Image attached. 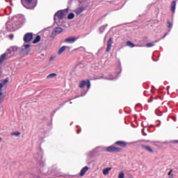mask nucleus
<instances>
[{
  "instance_id": "obj_1",
  "label": "nucleus",
  "mask_w": 178,
  "mask_h": 178,
  "mask_svg": "<svg viewBox=\"0 0 178 178\" xmlns=\"http://www.w3.org/2000/svg\"><path fill=\"white\" fill-rule=\"evenodd\" d=\"M37 3V0H25V3H23V5L27 9H33Z\"/></svg>"
},
{
  "instance_id": "obj_2",
  "label": "nucleus",
  "mask_w": 178,
  "mask_h": 178,
  "mask_svg": "<svg viewBox=\"0 0 178 178\" xmlns=\"http://www.w3.org/2000/svg\"><path fill=\"white\" fill-rule=\"evenodd\" d=\"M66 11L65 10H60L58 11L54 15V20L56 22V19H59V20H62L63 17H65Z\"/></svg>"
},
{
  "instance_id": "obj_3",
  "label": "nucleus",
  "mask_w": 178,
  "mask_h": 178,
  "mask_svg": "<svg viewBox=\"0 0 178 178\" xmlns=\"http://www.w3.org/2000/svg\"><path fill=\"white\" fill-rule=\"evenodd\" d=\"M85 86H87L88 88L90 89L91 87V83H90V81H82L79 83V88H83Z\"/></svg>"
},
{
  "instance_id": "obj_4",
  "label": "nucleus",
  "mask_w": 178,
  "mask_h": 178,
  "mask_svg": "<svg viewBox=\"0 0 178 178\" xmlns=\"http://www.w3.org/2000/svg\"><path fill=\"white\" fill-rule=\"evenodd\" d=\"M106 151H107V152H119L120 149L115 147V146H109L106 148Z\"/></svg>"
},
{
  "instance_id": "obj_5",
  "label": "nucleus",
  "mask_w": 178,
  "mask_h": 178,
  "mask_svg": "<svg viewBox=\"0 0 178 178\" xmlns=\"http://www.w3.org/2000/svg\"><path fill=\"white\" fill-rule=\"evenodd\" d=\"M33 40V34L32 33H26L24 38V40L25 42H30Z\"/></svg>"
},
{
  "instance_id": "obj_6",
  "label": "nucleus",
  "mask_w": 178,
  "mask_h": 178,
  "mask_svg": "<svg viewBox=\"0 0 178 178\" xmlns=\"http://www.w3.org/2000/svg\"><path fill=\"white\" fill-rule=\"evenodd\" d=\"M76 40H77V38H76L74 37H70V38H66L64 40V42H65L66 44H73V42H74Z\"/></svg>"
},
{
  "instance_id": "obj_7",
  "label": "nucleus",
  "mask_w": 178,
  "mask_h": 178,
  "mask_svg": "<svg viewBox=\"0 0 178 178\" xmlns=\"http://www.w3.org/2000/svg\"><path fill=\"white\" fill-rule=\"evenodd\" d=\"M112 38H109L107 42V47H106V52H109L112 48Z\"/></svg>"
},
{
  "instance_id": "obj_8",
  "label": "nucleus",
  "mask_w": 178,
  "mask_h": 178,
  "mask_svg": "<svg viewBox=\"0 0 178 178\" xmlns=\"http://www.w3.org/2000/svg\"><path fill=\"white\" fill-rule=\"evenodd\" d=\"M69 48L67 46H63L61 47L58 51V55H62L64 51H66V49Z\"/></svg>"
},
{
  "instance_id": "obj_9",
  "label": "nucleus",
  "mask_w": 178,
  "mask_h": 178,
  "mask_svg": "<svg viewBox=\"0 0 178 178\" xmlns=\"http://www.w3.org/2000/svg\"><path fill=\"white\" fill-rule=\"evenodd\" d=\"M63 31V29L60 28V27H58L56 28L54 31H53V34H60V33H62Z\"/></svg>"
},
{
  "instance_id": "obj_10",
  "label": "nucleus",
  "mask_w": 178,
  "mask_h": 178,
  "mask_svg": "<svg viewBox=\"0 0 178 178\" xmlns=\"http://www.w3.org/2000/svg\"><path fill=\"white\" fill-rule=\"evenodd\" d=\"M112 170V168H106L103 170V175L106 176L107 175H109V172Z\"/></svg>"
},
{
  "instance_id": "obj_11",
  "label": "nucleus",
  "mask_w": 178,
  "mask_h": 178,
  "mask_svg": "<svg viewBox=\"0 0 178 178\" xmlns=\"http://www.w3.org/2000/svg\"><path fill=\"white\" fill-rule=\"evenodd\" d=\"M87 170H88V167H84L81 170V172H80V176L81 177H83L84 175H86Z\"/></svg>"
},
{
  "instance_id": "obj_12",
  "label": "nucleus",
  "mask_w": 178,
  "mask_h": 178,
  "mask_svg": "<svg viewBox=\"0 0 178 178\" xmlns=\"http://www.w3.org/2000/svg\"><path fill=\"white\" fill-rule=\"evenodd\" d=\"M171 10L175 13V10H176V1H173L171 3Z\"/></svg>"
},
{
  "instance_id": "obj_13",
  "label": "nucleus",
  "mask_w": 178,
  "mask_h": 178,
  "mask_svg": "<svg viewBox=\"0 0 178 178\" xmlns=\"http://www.w3.org/2000/svg\"><path fill=\"white\" fill-rule=\"evenodd\" d=\"M41 40V37L40 35H38L35 39L33 40V44H37V42H40Z\"/></svg>"
},
{
  "instance_id": "obj_14",
  "label": "nucleus",
  "mask_w": 178,
  "mask_h": 178,
  "mask_svg": "<svg viewBox=\"0 0 178 178\" xmlns=\"http://www.w3.org/2000/svg\"><path fill=\"white\" fill-rule=\"evenodd\" d=\"M54 77H56V73H52V74H49V75L47 76V79L48 80H49V79H54Z\"/></svg>"
},
{
  "instance_id": "obj_15",
  "label": "nucleus",
  "mask_w": 178,
  "mask_h": 178,
  "mask_svg": "<svg viewBox=\"0 0 178 178\" xmlns=\"http://www.w3.org/2000/svg\"><path fill=\"white\" fill-rule=\"evenodd\" d=\"M115 144H117L118 145H120V147H126V143L124 142L118 141V142H116Z\"/></svg>"
},
{
  "instance_id": "obj_16",
  "label": "nucleus",
  "mask_w": 178,
  "mask_h": 178,
  "mask_svg": "<svg viewBox=\"0 0 178 178\" xmlns=\"http://www.w3.org/2000/svg\"><path fill=\"white\" fill-rule=\"evenodd\" d=\"M127 45L128 47H130V48H134V47H135L134 44H133V42H131L130 41L127 42Z\"/></svg>"
},
{
  "instance_id": "obj_17",
  "label": "nucleus",
  "mask_w": 178,
  "mask_h": 178,
  "mask_svg": "<svg viewBox=\"0 0 178 178\" xmlns=\"http://www.w3.org/2000/svg\"><path fill=\"white\" fill-rule=\"evenodd\" d=\"M3 99H5V96H3V94L2 92H0V104H2V102H3Z\"/></svg>"
},
{
  "instance_id": "obj_18",
  "label": "nucleus",
  "mask_w": 178,
  "mask_h": 178,
  "mask_svg": "<svg viewBox=\"0 0 178 178\" xmlns=\"http://www.w3.org/2000/svg\"><path fill=\"white\" fill-rule=\"evenodd\" d=\"M83 10H84V9L83 8H79L75 10V12H76V13H77V15H79V13H81V12H83Z\"/></svg>"
},
{
  "instance_id": "obj_19",
  "label": "nucleus",
  "mask_w": 178,
  "mask_h": 178,
  "mask_svg": "<svg viewBox=\"0 0 178 178\" xmlns=\"http://www.w3.org/2000/svg\"><path fill=\"white\" fill-rule=\"evenodd\" d=\"M5 58H6V54H2L0 57V63H2L3 60H5Z\"/></svg>"
},
{
  "instance_id": "obj_20",
  "label": "nucleus",
  "mask_w": 178,
  "mask_h": 178,
  "mask_svg": "<svg viewBox=\"0 0 178 178\" xmlns=\"http://www.w3.org/2000/svg\"><path fill=\"white\" fill-rule=\"evenodd\" d=\"M11 136H15V137H19L20 136V133L19 131H14L11 133Z\"/></svg>"
},
{
  "instance_id": "obj_21",
  "label": "nucleus",
  "mask_w": 178,
  "mask_h": 178,
  "mask_svg": "<svg viewBox=\"0 0 178 178\" xmlns=\"http://www.w3.org/2000/svg\"><path fill=\"white\" fill-rule=\"evenodd\" d=\"M144 148L146 151H148V152H152V149L149 146H144Z\"/></svg>"
},
{
  "instance_id": "obj_22",
  "label": "nucleus",
  "mask_w": 178,
  "mask_h": 178,
  "mask_svg": "<svg viewBox=\"0 0 178 178\" xmlns=\"http://www.w3.org/2000/svg\"><path fill=\"white\" fill-rule=\"evenodd\" d=\"M67 19H69L70 20H72V19H74V14L73 13L69 14L67 16Z\"/></svg>"
},
{
  "instance_id": "obj_23",
  "label": "nucleus",
  "mask_w": 178,
  "mask_h": 178,
  "mask_svg": "<svg viewBox=\"0 0 178 178\" xmlns=\"http://www.w3.org/2000/svg\"><path fill=\"white\" fill-rule=\"evenodd\" d=\"M118 178H124V172H119Z\"/></svg>"
},
{
  "instance_id": "obj_24",
  "label": "nucleus",
  "mask_w": 178,
  "mask_h": 178,
  "mask_svg": "<svg viewBox=\"0 0 178 178\" xmlns=\"http://www.w3.org/2000/svg\"><path fill=\"white\" fill-rule=\"evenodd\" d=\"M173 171L170 170V171L168 172V178H173V173H172Z\"/></svg>"
},
{
  "instance_id": "obj_25",
  "label": "nucleus",
  "mask_w": 178,
  "mask_h": 178,
  "mask_svg": "<svg viewBox=\"0 0 178 178\" xmlns=\"http://www.w3.org/2000/svg\"><path fill=\"white\" fill-rule=\"evenodd\" d=\"M147 48H151V47H154V44L148 43V44H147Z\"/></svg>"
},
{
  "instance_id": "obj_26",
  "label": "nucleus",
  "mask_w": 178,
  "mask_h": 178,
  "mask_svg": "<svg viewBox=\"0 0 178 178\" xmlns=\"http://www.w3.org/2000/svg\"><path fill=\"white\" fill-rule=\"evenodd\" d=\"M24 47L25 49H29V48H30V44H24Z\"/></svg>"
},
{
  "instance_id": "obj_27",
  "label": "nucleus",
  "mask_w": 178,
  "mask_h": 178,
  "mask_svg": "<svg viewBox=\"0 0 178 178\" xmlns=\"http://www.w3.org/2000/svg\"><path fill=\"white\" fill-rule=\"evenodd\" d=\"M3 87V84L0 83V92H2V88Z\"/></svg>"
},
{
  "instance_id": "obj_28",
  "label": "nucleus",
  "mask_w": 178,
  "mask_h": 178,
  "mask_svg": "<svg viewBox=\"0 0 178 178\" xmlns=\"http://www.w3.org/2000/svg\"><path fill=\"white\" fill-rule=\"evenodd\" d=\"M168 27H172V24L168 23Z\"/></svg>"
},
{
  "instance_id": "obj_29",
  "label": "nucleus",
  "mask_w": 178,
  "mask_h": 178,
  "mask_svg": "<svg viewBox=\"0 0 178 178\" xmlns=\"http://www.w3.org/2000/svg\"><path fill=\"white\" fill-rule=\"evenodd\" d=\"M54 58H54V57H51V58H50V60H54Z\"/></svg>"
},
{
  "instance_id": "obj_30",
  "label": "nucleus",
  "mask_w": 178,
  "mask_h": 178,
  "mask_svg": "<svg viewBox=\"0 0 178 178\" xmlns=\"http://www.w3.org/2000/svg\"><path fill=\"white\" fill-rule=\"evenodd\" d=\"M79 2H84V1H86V0H79Z\"/></svg>"
},
{
  "instance_id": "obj_31",
  "label": "nucleus",
  "mask_w": 178,
  "mask_h": 178,
  "mask_svg": "<svg viewBox=\"0 0 178 178\" xmlns=\"http://www.w3.org/2000/svg\"><path fill=\"white\" fill-rule=\"evenodd\" d=\"M4 83H8V79H6V80L4 81Z\"/></svg>"
},
{
  "instance_id": "obj_32",
  "label": "nucleus",
  "mask_w": 178,
  "mask_h": 178,
  "mask_svg": "<svg viewBox=\"0 0 178 178\" xmlns=\"http://www.w3.org/2000/svg\"><path fill=\"white\" fill-rule=\"evenodd\" d=\"M77 133H78V134H79V133H80V131H78Z\"/></svg>"
},
{
  "instance_id": "obj_33",
  "label": "nucleus",
  "mask_w": 178,
  "mask_h": 178,
  "mask_svg": "<svg viewBox=\"0 0 178 178\" xmlns=\"http://www.w3.org/2000/svg\"><path fill=\"white\" fill-rule=\"evenodd\" d=\"M2 140V138H0V141H1Z\"/></svg>"
}]
</instances>
